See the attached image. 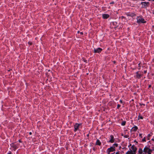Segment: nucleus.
I'll list each match as a JSON object with an SVG mask.
<instances>
[{"label":"nucleus","mask_w":154,"mask_h":154,"mask_svg":"<svg viewBox=\"0 0 154 154\" xmlns=\"http://www.w3.org/2000/svg\"><path fill=\"white\" fill-rule=\"evenodd\" d=\"M152 151V150L149 149L148 147H145L143 150V154H146L147 153L151 154Z\"/></svg>","instance_id":"obj_1"},{"label":"nucleus","mask_w":154,"mask_h":154,"mask_svg":"<svg viewBox=\"0 0 154 154\" xmlns=\"http://www.w3.org/2000/svg\"><path fill=\"white\" fill-rule=\"evenodd\" d=\"M137 22L138 23H144L146 22L143 18L140 17H138L137 18Z\"/></svg>","instance_id":"obj_2"},{"label":"nucleus","mask_w":154,"mask_h":154,"mask_svg":"<svg viewBox=\"0 0 154 154\" xmlns=\"http://www.w3.org/2000/svg\"><path fill=\"white\" fill-rule=\"evenodd\" d=\"M115 150V146H112L110 147V148L108 149L107 150V152L109 154V153L111 152H113Z\"/></svg>","instance_id":"obj_3"},{"label":"nucleus","mask_w":154,"mask_h":154,"mask_svg":"<svg viewBox=\"0 0 154 154\" xmlns=\"http://www.w3.org/2000/svg\"><path fill=\"white\" fill-rule=\"evenodd\" d=\"M141 4L142 5V8H146L149 5V2H141Z\"/></svg>","instance_id":"obj_4"},{"label":"nucleus","mask_w":154,"mask_h":154,"mask_svg":"<svg viewBox=\"0 0 154 154\" xmlns=\"http://www.w3.org/2000/svg\"><path fill=\"white\" fill-rule=\"evenodd\" d=\"M137 150V148L134 145H132L131 147V149H129V150H131L134 153H136Z\"/></svg>","instance_id":"obj_5"},{"label":"nucleus","mask_w":154,"mask_h":154,"mask_svg":"<svg viewBox=\"0 0 154 154\" xmlns=\"http://www.w3.org/2000/svg\"><path fill=\"white\" fill-rule=\"evenodd\" d=\"M102 48H98L96 49H94V52L95 53H99L102 51Z\"/></svg>","instance_id":"obj_6"},{"label":"nucleus","mask_w":154,"mask_h":154,"mask_svg":"<svg viewBox=\"0 0 154 154\" xmlns=\"http://www.w3.org/2000/svg\"><path fill=\"white\" fill-rule=\"evenodd\" d=\"M80 125V124H76L74 125V131H76L77 130H78L79 127Z\"/></svg>","instance_id":"obj_7"},{"label":"nucleus","mask_w":154,"mask_h":154,"mask_svg":"<svg viewBox=\"0 0 154 154\" xmlns=\"http://www.w3.org/2000/svg\"><path fill=\"white\" fill-rule=\"evenodd\" d=\"M11 147L13 148L14 150H15L17 148V146L14 143H12L11 144Z\"/></svg>","instance_id":"obj_8"},{"label":"nucleus","mask_w":154,"mask_h":154,"mask_svg":"<svg viewBox=\"0 0 154 154\" xmlns=\"http://www.w3.org/2000/svg\"><path fill=\"white\" fill-rule=\"evenodd\" d=\"M103 17L104 19H107L109 17V15L107 14H104L103 15Z\"/></svg>","instance_id":"obj_9"},{"label":"nucleus","mask_w":154,"mask_h":154,"mask_svg":"<svg viewBox=\"0 0 154 154\" xmlns=\"http://www.w3.org/2000/svg\"><path fill=\"white\" fill-rule=\"evenodd\" d=\"M110 137L111 138L110 140H109V142L111 143H113L114 141V138L113 136L111 135L110 136Z\"/></svg>","instance_id":"obj_10"},{"label":"nucleus","mask_w":154,"mask_h":154,"mask_svg":"<svg viewBox=\"0 0 154 154\" xmlns=\"http://www.w3.org/2000/svg\"><path fill=\"white\" fill-rule=\"evenodd\" d=\"M126 154H136V153L132 152L131 150H129L126 153Z\"/></svg>","instance_id":"obj_11"},{"label":"nucleus","mask_w":154,"mask_h":154,"mask_svg":"<svg viewBox=\"0 0 154 154\" xmlns=\"http://www.w3.org/2000/svg\"><path fill=\"white\" fill-rule=\"evenodd\" d=\"M137 129V127L136 126H135L132 128V130L134 131H136Z\"/></svg>","instance_id":"obj_12"},{"label":"nucleus","mask_w":154,"mask_h":154,"mask_svg":"<svg viewBox=\"0 0 154 154\" xmlns=\"http://www.w3.org/2000/svg\"><path fill=\"white\" fill-rule=\"evenodd\" d=\"M136 74H137V77L138 78H140L141 77V75L140 74H139L138 73V72H136Z\"/></svg>","instance_id":"obj_13"},{"label":"nucleus","mask_w":154,"mask_h":154,"mask_svg":"<svg viewBox=\"0 0 154 154\" xmlns=\"http://www.w3.org/2000/svg\"><path fill=\"white\" fill-rule=\"evenodd\" d=\"M143 150L141 149H139V150L138 151V152L139 154H143Z\"/></svg>","instance_id":"obj_14"},{"label":"nucleus","mask_w":154,"mask_h":154,"mask_svg":"<svg viewBox=\"0 0 154 154\" xmlns=\"http://www.w3.org/2000/svg\"><path fill=\"white\" fill-rule=\"evenodd\" d=\"M96 144L97 145H100L101 144V143L99 140H97L96 141Z\"/></svg>","instance_id":"obj_15"},{"label":"nucleus","mask_w":154,"mask_h":154,"mask_svg":"<svg viewBox=\"0 0 154 154\" xmlns=\"http://www.w3.org/2000/svg\"><path fill=\"white\" fill-rule=\"evenodd\" d=\"M126 123V122L124 121L122 122V123H121V125L122 126H124L125 125Z\"/></svg>","instance_id":"obj_16"},{"label":"nucleus","mask_w":154,"mask_h":154,"mask_svg":"<svg viewBox=\"0 0 154 154\" xmlns=\"http://www.w3.org/2000/svg\"><path fill=\"white\" fill-rule=\"evenodd\" d=\"M143 118V117L142 116H139L138 117V119H142Z\"/></svg>","instance_id":"obj_17"},{"label":"nucleus","mask_w":154,"mask_h":154,"mask_svg":"<svg viewBox=\"0 0 154 154\" xmlns=\"http://www.w3.org/2000/svg\"><path fill=\"white\" fill-rule=\"evenodd\" d=\"M134 15H135V14H130V16H132V17H133V16H134Z\"/></svg>","instance_id":"obj_18"},{"label":"nucleus","mask_w":154,"mask_h":154,"mask_svg":"<svg viewBox=\"0 0 154 154\" xmlns=\"http://www.w3.org/2000/svg\"><path fill=\"white\" fill-rule=\"evenodd\" d=\"M120 107V105L118 104L117 105V107L118 108H119Z\"/></svg>","instance_id":"obj_19"},{"label":"nucleus","mask_w":154,"mask_h":154,"mask_svg":"<svg viewBox=\"0 0 154 154\" xmlns=\"http://www.w3.org/2000/svg\"><path fill=\"white\" fill-rule=\"evenodd\" d=\"M128 137V135H125L124 136V137H125V138H127Z\"/></svg>","instance_id":"obj_20"},{"label":"nucleus","mask_w":154,"mask_h":154,"mask_svg":"<svg viewBox=\"0 0 154 154\" xmlns=\"http://www.w3.org/2000/svg\"><path fill=\"white\" fill-rule=\"evenodd\" d=\"M142 141H146V140H145V138H144L143 140H142Z\"/></svg>","instance_id":"obj_21"},{"label":"nucleus","mask_w":154,"mask_h":154,"mask_svg":"<svg viewBox=\"0 0 154 154\" xmlns=\"http://www.w3.org/2000/svg\"><path fill=\"white\" fill-rule=\"evenodd\" d=\"M113 146H118V144L115 143V144H114Z\"/></svg>","instance_id":"obj_22"},{"label":"nucleus","mask_w":154,"mask_h":154,"mask_svg":"<svg viewBox=\"0 0 154 154\" xmlns=\"http://www.w3.org/2000/svg\"><path fill=\"white\" fill-rule=\"evenodd\" d=\"M115 154H120L119 152H116Z\"/></svg>","instance_id":"obj_23"},{"label":"nucleus","mask_w":154,"mask_h":154,"mask_svg":"<svg viewBox=\"0 0 154 154\" xmlns=\"http://www.w3.org/2000/svg\"><path fill=\"white\" fill-rule=\"evenodd\" d=\"M120 102L121 103H122L123 102H122V100H120Z\"/></svg>","instance_id":"obj_24"},{"label":"nucleus","mask_w":154,"mask_h":154,"mask_svg":"<svg viewBox=\"0 0 154 154\" xmlns=\"http://www.w3.org/2000/svg\"><path fill=\"white\" fill-rule=\"evenodd\" d=\"M146 72H147V71H146V70H145V71H144V73H146Z\"/></svg>","instance_id":"obj_25"},{"label":"nucleus","mask_w":154,"mask_h":154,"mask_svg":"<svg viewBox=\"0 0 154 154\" xmlns=\"http://www.w3.org/2000/svg\"><path fill=\"white\" fill-rule=\"evenodd\" d=\"M29 44L30 45H32V43L30 42H29Z\"/></svg>","instance_id":"obj_26"},{"label":"nucleus","mask_w":154,"mask_h":154,"mask_svg":"<svg viewBox=\"0 0 154 154\" xmlns=\"http://www.w3.org/2000/svg\"><path fill=\"white\" fill-rule=\"evenodd\" d=\"M150 136V135L149 134H148V137L149 138Z\"/></svg>","instance_id":"obj_27"},{"label":"nucleus","mask_w":154,"mask_h":154,"mask_svg":"<svg viewBox=\"0 0 154 154\" xmlns=\"http://www.w3.org/2000/svg\"><path fill=\"white\" fill-rule=\"evenodd\" d=\"M152 13L154 14V10L152 11Z\"/></svg>","instance_id":"obj_28"},{"label":"nucleus","mask_w":154,"mask_h":154,"mask_svg":"<svg viewBox=\"0 0 154 154\" xmlns=\"http://www.w3.org/2000/svg\"><path fill=\"white\" fill-rule=\"evenodd\" d=\"M29 134L30 135H31L32 134V132H30L29 133Z\"/></svg>","instance_id":"obj_29"},{"label":"nucleus","mask_w":154,"mask_h":154,"mask_svg":"<svg viewBox=\"0 0 154 154\" xmlns=\"http://www.w3.org/2000/svg\"><path fill=\"white\" fill-rule=\"evenodd\" d=\"M80 34L82 35L83 34V33L82 32H80Z\"/></svg>","instance_id":"obj_30"},{"label":"nucleus","mask_w":154,"mask_h":154,"mask_svg":"<svg viewBox=\"0 0 154 154\" xmlns=\"http://www.w3.org/2000/svg\"><path fill=\"white\" fill-rule=\"evenodd\" d=\"M19 141L20 142H21V140H19Z\"/></svg>","instance_id":"obj_31"},{"label":"nucleus","mask_w":154,"mask_h":154,"mask_svg":"<svg viewBox=\"0 0 154 154\" xmlns=\"http://www.w3.org/2000/svg\"><path fill=\"white\" fill-rule=\"evenodd\" d=\"M151 87V85H149V87Z\"/></svg>","instance_id":"obj_32"},{"label":"nucleus","mask_w":154,"mask_h":154,"mask_svg":"<svg viewBox=\"0 0 154 154\" xmlns=\"http://www.w3.org/2000/svg\"><path fill=\"white\" fill-rule=\"evenodd\" d=\"M8 154H11V153L10 152V153H8Z\"/></svg>","instance_id":"obj_33"},{"label":"nucleus","mask_w":154,"mask_h":154,"mask_svg":"<svg viewBox=\"0 0 154 154\" xmlns=\"http://www.w3.org/2000/svg\"><path fill=\"white\" fill-rule=\"evenodd\" d=\"M79 31H78V33H79Z\"/></svg>","instance_id":"obj_34"},{"label":"nucleus","mask_w":154,"mask_h":154,"mask_svg":"<svg viewBox=\"0 0 154 154\" xmlns=\"http://www.w3.org/2000/svg\"><path fill=\"white\" fill-rule=\"evenodd\" d=\"M113 3V2H112V3H111V4H112V3Z\"/></svg>","instance_id":"obj_35"},{"label":"nucleus","mask_w":154,"mask_h":154,"mask_svg":"<svg viewBox=\"0 0 154 154\" xmlns=\"http://www.w3.org/2000/svg\"><path fill=\"white\" fill-rule=\"evenodd\" d=\"M113 154V153H112V154Z\"/></svg>","instance_id":"obj_36"}]
</instances>
